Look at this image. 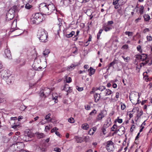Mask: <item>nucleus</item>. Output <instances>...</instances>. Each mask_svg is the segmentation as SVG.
<instances>
[{
    "instance_id": "obj_52",
    "label": "nucleus",
    "mask_w": 152,
    "mask_h": 152,
    "mask_svg": "<svg viewBox=\"0 0 152 152\" xmlns=\"http://www.w3.org/2000/svg\"><path fill=\"white\" fill-rule=\"evenodd\" d=\"M119 0H113V5H115L118 4Z\"/></svg>"
},
{
    "instance_id": "obj_26",
    "label": "nucleus",
    "mask_w": 152,
    "mask_h": 152,
    "mask_svg": "<svg viewBox=\"0 0 152 152\" xmlns=\"http://www.w3.org/2000/svg\"><path fill=\"white\" fill-rule=\"evenodd\" d=\"M117 126L116 125L114 124L111 129L112 131H116L117 132L119 131V129L117 130Z\"/></svg>"
},
{
    "instance_id": "obj_28",
    "label": "nucleus",
    "mask_w": 152,
    "mask_h": 152,
    "mask_svg": "<svg viewBox=\"0 0 152 152\" xmlns=\"http://www.w3.org/2000/svg\"><path fill=\"white\" fill-rule=\"evenodd\" d=\"M143 17L144 20L146 21H148L151 19L150 16L148 15L145 14L144 15Z\"/></svg>"
},
{
    "instance_id": "obj_49",
    "label": "nucleus",
    "mask_w": 152,
    "mask_h": 152,
    "mask_svg": "<svg viewBox=\"0 0 152 152\" xmlns=\"http://www.w3.org/2000/svg\"><path fill=\"white\" fill-rule=\"evenodd\" d=\"M139 110V108L137 107H135L134 108L132 111H131L130 112H135L136 111L137 112Z\"/></svg>"
},
{
    "instance_id": "obj_8",
    "label": "nucleus",
    "mask_w": 152,
    "mask_h": 152,
    "mask_svg": "<svg viewBox=\"0 0 152 152\" xmlns=\"http://www.w3.org/2000/svg\"><path fill=\"white\" fill-rule=\"evenodd\" d=\"M62 23L60 22L59 24L56 25L53 27V30L55 34H58L59 36V32L60 31H61L60 29L62 27Z\"/></svg>"
},
{
    "instance_id": "obj_38",
    "label": "nucleus",
    "mask_w": 152,
    "mask_h": 152,
    "mask_svg": "<svg viewBox=\"0 0 152 152\" xmlns=\"http://www.w3.org/2000/svg\"><path fill=\"white\" fill-rule=\"evenodd\" d=\"M97 113V111L95 110H93L90 113L89 115H95Z\"/></svg>"
},
{
    "instance_id": "obj_3",
    "label": "nucleus",
    "mask_w": 152,
    "mask_h": 152,
    "mask_svg": "<svg viewBox=\"0 0 152 152\" xmlns=\"http://www.w3.org/2000/svg\"><path fill=\"white\" fill-rule=\"evenodd\" d=\"M142 56L141 60L142 62L140 64V66L141 67L142 66H144L146 64H148L149 66H150L152 64V61L151 60L150 61L149 58L147 57V55L145 54H142L141 55Z\"/></svg>"
},
{
    "instance_id": "obj_42",
    "label": "nucleus",
    "mask_w": 152,
    "mask_h": 152,
    "mask_svg": "<svg viewBox=\"0 0 152 152\" xmlns=\"http://www.w3.org/2000/svg\"><path fill=\"white\" fill-rule=\"evenodd\" d=\"M26 108V107L23 105H21L20 108V110L21 111H24Z\"/></svg>"
},
{
    "instance_id": "obj_33",
    "label": "nucleus",
    "mask_w": 152,
    "mask_h": 152,
    "mask_svg": "<svg viewBox=\"0 0 152 152\" xmlns=\"http://www.w3.org/2000/svg\"><path fill=\"white\" fill-rule=\"evenodd\" d=\"M119 62H118V61L116 60H114L113 62L110 63L109 65V67H110L111 66H113L115 64H117L119 63Z\"/></svg>"
},
{
    "instance_id": "obj_2",
    "label": "nucleus",
    "mask_w": 152,
    "mask_h": 152,
    "mask_svg": "<svg viewBox=\"0 0 152 152\" xmlns=\"http://www.w3.org/2000/svg\"><path fill=\"white\" fill-rule=\"evenodd\" d=\"M37 36L40 42H45L47 41L48 34L44 29L40 28L38 30Z\"/></svg>"
},
{
    "instance_id": "obj_44",
    "label": "nucleus",
    "mask_w": 152,
    "mask_h": 152,
    "mask_svg": "<svg viewBox=\"0 0 152 152\" xmlns=\"http://www.w3.org/2000/svg\"><path fill=\"white\" fill-rule=\"evenodd\" d=\"M125 34L126 35H128L129 37L130 36H132V35L133 33L131 31H126L125 32Z\"/></svg>"
},
{
    "instance_id": "obj_36",
    "label": "nucleus",
    "mask_w": 152,
    "mask_h": 152,
    "mask_svg": "<svg viewBox=\"0 0 152 152\" xmlns=\"http://www.w3.org/2000/svg\"><path fill=\"white\" fill-rule=\"evenodd\" d=\"M25 63V60L24 59L22 58L20 64V66H22L24 65Z\"/></svg>"
},
{
    "instance_id": "obj_32",
    "label": "nucleus",
    "mask_w": 152,
    "mask_h": 152,
    "mask_svg": "<svg viewBox=\"0 0 152 152\" xmlns=\"http://www.w3.org/2000/svg\"><path fill=\"white\" fill-rule=\"evenodd\" d=\"M41 62V60L39 58H36L34 59V64L38 65V64L40 63Z\"/></svg>"
},
{
    "instance_id": "obj_13",
    "label": "nucleus",
    "mask_w": 152,
    "mask_h": 152,
    "mask_svg": "<svg viewBox=\"0 0 152 152\" xmlns=\"http://www.w3.org/2000/svg\"><path fill=\"white\" fill-rule=\"evenodd\" d=\"M4 53L7 57L9 59L12 58V56L10 50L8 48L6 49Z\"/></svg>"
},
{
    "instance_id": "obj_12",
    "label": "nucleus",
    "mask_w": 152,
    "mask_h": 152,
    "mask_svg": "<svg viewBox=\"0 0 152 152\" xmlns=\"http://www.w3.org/2000/svg\"><path fill=\"white\" fill-rule=\"evenodd\" d=\"M104 114L102 112H100L96 117V121H101L102 119L104 117Z\"/></svg>"
},
{
    "instance_id": "obj_59",
    "label": "nucleus",
    "mask_w": 152,
    "mask_h": 152,
    "mask_svg": "<svg viewBox=\"0 0 152 152\" xmlns=\"http://www.w3.org/2000/svg\"><path fill=\"white\" fill-rule=\"evenodd\" d=\"M128 48V46L127 45H124L122 48L124 49H126Z\"/></svg>"
},
{
    "instance_id": "obj_25",
    "label": "nucleus",
    "mask_w": 152,
    "mask_h": 152,
    "mask_svg": "<svg viewBox=\"0 0 152 152\" xmlns=\"http://www.w3.org/2000/svg\"><path fill=\"white\" fill-rule=\"evenodd\" d=\"M70 87L68 84H66L64 87V90L66 92H70Z\"/></svg>"
},
{
    "instance_id": "obj_47",
    "label": "nucleus",
    "mask_w": 152,
    "mask_h": 152,
    "mask_svg": "<svg viewBox=\"0 0 152 152\" xmlns=\"http://www.w3.org/2000/svg\"><path fill=\"white\" fill-rule=\"evenodd\" d=\"M137 50L140 52L141 53L142 52V50L141 49V46L140 45H139L137 46Z\"/></svg>"
},
{
    "instance_id": "obj_55",
    "label": "nucleus",
    "mask_w": 152,
    "mask_h": 152,
    "mask_svg": "<svg viewBox=\"0 0 152 152\" xmlns=\"http://www.w3.org/2000/svg\"><path fill=\"white\" fill-rule=\"evenodd\" d=\"M4 69V68L3 67V65L0 62V72H1Z\"/></svg>"
},
{
    "instance_id": "obj_60",
    "label": "nucleus",
    "mask_w": 152,
    "mask_h": 152,
    "mask_svg": "<svg viewBox=\"0 0 152 152\" xmlns=\"http://www.w3.org/2000/svg\"><path fill=\"white\" fill-rule=\"evenodd\" d=\"M141 20V18L140 17H139V18H138L137 19H136L135 20V22L136 23H137L139 22V21H140Z\"/></svg>"
},
{
    "instance_id": "obj_14",
    "label": "nucleus",
    "mask_w": 152,
    "mask_h": 152,
    "mask_svg": "<svg viewBox=\"0 0 152 152\" xmlns=\"http://www.w3.org/2000/svg\"><path fill=\"white\" fill-rule=\"evenodd\" d=\"M111 119L110 118H107L105 124L104 125V127L107 128L110 126L111 124Z\"/></svg>"
},
{
    "instance_id": "obj_40",
    "label": "nucleus",
    "mask_w": 152,
    "mask_h": 152,
    "mask_svg": "<svg viewBox=\"0 0 152 152\" xmlns=\"http://www.w3.org/2000/svg\"><path fill=\"white\" fill-rule=\"evenodd\" d=\"M121 109L122 110H124L126 108V105L125 104L122 102L121 103Z\"/></svg>"
},
{
    "instance_id": "obj_41",
    "label": "nucleus",
    "mask_w": 152,
    "mask_h": 152,
    "mask_svg": "<svg viewBox=\"0 0 152 152\" xmlns=\"http://www.w3.org/2000/svg\"><path fill=\"white\" fill-rule=\"evenodd\" d=\"M31 7H32L31 5L28 3L26 4L25 6V8L28 10L30 9Z\"/></svg>"
},
{
    "instance_id": "obj_53",
    "label": "nucleus",
    "mask_w": 152,
    "mask_h": 152,
    "mask_svg": "<svg viewBox=\"0 0 152 152\" xmlns=\"http://www.w3.org/2000/svg\"><path fill=\"white\" fill-rule=\"evenodd\" d=\"M105 127H104L103 126V127L102 128V132H103V134H105L107 132L105 128Z\"/></svg>"
},
{
    "instance_id": "obj_37",
    "label": "nucleus",
    "mask_w": 152,
    "mask_h": 152,
    "mask_svg": "<svg viewBox=\"0 0 152 152\" xmlns=\"http://www.w3.org/2000/svg\"><path fill=\"white\" fill-rule=\"evenodd\" d=\"M135 58L136 60H141L142 56L140 54H137L135 55Z\"/></svg>"
},
{
    "instance_id": "obj_7",
    "label": "nucleus",
    "mask_w": 152,
    "mask_h": 152,
    "mask_svg": "<svg viewBox=\"0 0 152 152\" xmlns=\"http://www.w3.org/2000/svg\"><path fill=\"white\" fill-rule=\"evenodd\" d=\"M1 72V77L4 80L8 79L11 75L10 71L8 70L4 69Z\"/></svg>"
},
{
    "instance_id": "obj_29",
    "label": "nucleus",
    "mask_w": 152,
    "mask_h": 152,
    "mask_svg": "<svg viewBox=\"0 0 152 152\" xmlns=\"http://www.w3.org/2000/svg\"><path fill=\"white\" fill-rule=\"evenodd\" d=\"M76 65H75L73 64H72L69 66L67 67V70L70 71V70H72V69H73L76 67Z\"/></svg>"
},
{
    "instance_id": "obj_6",
    "label": "nucleus",
    "mask_w": 152,
    "mask_h": 152,
    "mask_svg": "<svg viewBox=\"0 0 152 152\" xmlns=\"http://www.w3.org/2000/svg\"><path fill=\"white\" fill-rule=\"evenodd\" d=\"M106 148L109 152L113 151L114 149V143L111 140L108 141L107 142Z\"/></svg>"
},
{
    "instance_id": "obj_23",
    "label": "nucleus",
    "mask_w": 152,
    "mask_h": 152,
    "mask_svg": "<svg viewBox=\"0 0 152 152\" xmlns=\"http://www.w3.org/2000/svg\"><path fill=\"white\" fill-rule=\"evenodd\" d=\"M50 50L48 49H45L43 53V54L45 57H47L50 53Z\"/></svg>"
},
{
    "instance_id": "obj_18",
    "label": "nucleus",
    "mask_w": 152,
    "mask_h": 152,
    "mask_svg": "<svg viewBox=\"0 0 152 152\" xmlns=\"http://www.w3.org/2000/svg\"><path fill=\"white\" fill-rule=\"evenodd\" d=\"M14 80L13 78L10 75L9 76L8 79L5 80H6V81L7 84H11Z\"/></svg>"
},
{
    "instance_id": "obj_64",
    "label": "nucleus",
    "mask_w": 152,
    "mask_h": 152,
    "mask_svg": "<svg viewBox=\"0 0 152 152\" xmlns=\"http://www.w3.org/2000/svg\"><path fill=\"white\" fill-rule=\"evenodd\" d=\"M119 93L118 92H116L115 94V97L118 99L119 97Z\"/></svg>"
},
{
    "instance_id": "obj_1",
    "label": "nucleus",
    "mask_w": 152,
    "mask_h": 152,
    "mask_svg": "<svg viewBox=\"0 0 152 152\" xmlns=\"http://www.w3.org/2000/svg\"><path fill=\"white\" fill-rule=\"evenodd\" d=\"M43 15L41 13H35L31 19V22L33 24H38L45 20Z\"/></svg>"
},
{
    "instance_id": "obj_61",
    "label": "nucleus",
    "mask_w": 152,
    "mask_h": 152,
    "mask_svg": "<svg viewBox=\"0 0 152 152\" xmlns=\"http://www.w3.org/2000/svg\"><path fill=\"white\" fill-rule=\"evenodd\" d=\"M113 23V21H108L107 23V26H109V25L112 24Z\"/></svg>"
},
{
    "instance_id": "obj_19",
    "label": "nucleus",
    "mask_w": 152,
    "mask_h": 152,
    "mask_svg": "<svg viewBox=\"0 0 152 152\" xmlns=\"http://www.w3.org/2000/svg\"><path fill=\"white\" fill-rule=\"evenodd\" d=\"M105 89L106 88L104 86H100L98 88H97V89L101 91L100 94H103V92H104Z\"/></svg>"
},
{
    "instance_id": "obj_15",
    "label": "nucleus",
    "mask_w": 152,
    "mask_h": 152,
    "mask_svg": "<svg viewBox=\"0 0 152 152\" xmlns=\"http://www.w3.org/2000/svg\"><path fill=\"white\" fill-rule=\"evenodd\" d=\"M32 67L33 69L35 70H39L42 68L41 66H40L39 65L35 64H33Z\"/></svg>"
},
{
    "instance_id": "obj_31",
    "label": "nucleus",
    "mask_w": 152,
    "mask_h": 152,
    "mask_svg": "<svg viewBox=\"0 0 152 152\" xmlns=\"http://www.w3.org/2000/svg\"><path fill=\"white\" fill-rule=\"evenodd\" d=\"M64 79L66 80V82L67 83H69L72 81L71 78L70 77H68L66 76H64Z\"/></svg>"
},
{
    "instance_id": "obj_51",
    "label": "nucleus",
    "mask_w": 152,
    "mask_h": 152,
    "mask_svg": "<svg viewBox=\"0 0 152 152\" xmlns=\"http://www.w3.org/2000/svg\"><path fill=\"white\" fill-rule=\"evenodd\" d=\"M54 151H55L56 152H61V149L59 148H54Z\"/></svg>"
},
{
    "instance_id": "obj_34",
    "label": "nucleus",
    "mask_w": 152,
    "mask_h": 152,
    "mask_svg": "<svg viewBox=\"0 0 152 152\" xmlns=\"http://www.w3.org/2000/svg\"><path fill=\"white\" fill-rule=\"evenodd\" d=\"M50 116L51 114L50 113L48 114L45 116V119L47 120L48 121H51V119H50Z\"/></svg>"
},
{
    "instance_id": "obj_22",
    "label": "nucleus",
    "mask_w": 152,
    "mask_h": 152,
    "mask_svg": "<svg viewBox=\"0 0 152 152\" xmlns=\"http://www.w3.org/2000/svg\"><path fill=\"white\" fill-rule=\"evenodd\" d=\"M75 138L77 143H81L83 141V140L82 139V138L78 136H75Z\"/></svg>"
},
{
    "instance_id": "obj_45",
    "label": "nucleus",
    "mask_w": 152,
    "mask_h": 152,
    "mask_svg": "<svg viewBox=\"0 0 152 152\" xmlns=\"http://www.w3.org/2000/svg\"><path fill=\"white\" fill-rule=\"evenodd\" d=\"M68 121L69 122L71 123H73L75 122V120L72 118H70L68 119Z\"/></svg>"
},
{
    "instance_id": "obj_63",
    "label": "nucleus",
    "mask_w": 152,
    "mask_h": 152,
    "mask_svg": "<svg viewBox=\"0 0 152 152\" xmlns=\"http://www.w3.org/2000/svg\"><path fill=\"white\" fill-rule=\"evenodd\" d=\"M19 125H15L12 126V128L14 129H16L18 127H19Z\"/></svg>"
},
{
    "instance_id": "obj_5",
    "label": "nucleus",
    "mask_w": 152,
    "mask_h": 152,
    "mask_svg": "<svg viewBox=\"0 0 152 152\" xmlns=\"http://www.w3.org/2000/svg\"><path fill=\"white\" fill-rule=\"evenodd\" d=\"M14 15L13 14H10V16L9 17L6 16V20L9 21V20H12L11 22L12 23V25L11 27V28L10 29V31L13 32L15 30L13 29L16 26V21H15L14 20H12L14 17Z\"/></svg>"
},
{
    "instance_id": "obj_30",
    "label": "nucleus",
    "mask_w": 152,
    "mask_h": 152,
    "mask_svg": "<svg viewBox=\"0 0 152 152\" xmlns=\"http://www.w3.org/2000/svg\"><path fill=\"white\" fill-rule=\"evenodd\" d=\"M103 27L104 30L106 32L110 30L112 28L110 26H104Z\"/></svg>"
},
{
    "instance_id": "obj_27",
    "label": "nucleus",
    "mask_w": 152,
    "mask_h": 152,
    "mask_svg": "<svg viewBox=\"0 0 152 152\" xmlns=\"http://www.w3.org/2000/svg\"><path fill=\"white\" fill-rule=\"evenodd\" d=\"M36 134L37 135V137L39 138H41L43 137L44 136V134L42 133H39L37 132L36 133Z\"/></svg>"
},
{
    "instance_id": "obj_46",
    "label": "nucleus",
    "mask_w": 152,
    "mask_h": 152,
    "mask_svg": "<svg viewBox=\"0 0 152 152\" xmlns=\"http://www.w3.org/2000/svg\"><path fill=\"white\" fill-rule=\"evenodd\" d=\"M76 89L78 90V91H81L83 90V87H80L78 86H76Z\"/></svg>"
},
{
    "instance_id": "obj_21",
    "label": "nucleus",
    "mask_w": 152,
    "mask_h": 152,
    "mask_svg": "<svg viewBox=\"0 0 152 152\" xmlns=\"http://www.w3.org/2000/svg\"><path fill=\"white\" fill-rule=\"evenodd\" d=\"M15 13V10H13L12 9V8L10 9L9 11L7 13L6 15V16H7V17H9L10 16V14H13Z\"/></svg>"
},
{
    "instance_id": "obj_20",
    "label": "nucleus",
    "mask_w": 152,
    "mask_h": 152,
    "mask_svg": "<svg viewBox=\"0 0 152 152\" xmlns=\"http://www.w3.org/2000/svg\"><path fill=\"white\" fill-rule=\"evenodd\" d=\"M112 91L108 89H105L104 91V95L105 96H109L112 93Z\"/></svg>"
},
{
    "instance_id": "obj_24",
    "label": "nucleus",
    "mask_w": 152,
    "mask_h": 152,
    "mask_svg": "<svg viewBox=\"0 0 152 152\" xmlns=\"http://www.w3.org/2000/svg\"><path fill=\"white\" fill-rule=\"evenodd\" d=\"M81 127L84 130H87L89 127V126L88 124L85 123L82 125Z\"/></svg>"
},
{
    "instance_id": "obj_39",
    "label": "nucleus",
    "mask_w": 152,
    "mask_h": 152,
    "mask_svg": "<svg viewBox=\"0 0 152 152\" xmlns=\"http://www.w3.org/2000/svg\"><path fill=\"white\" fill-rule=\"evenodd\" d=\"M143 112L142 110L140 111V112L138 113L137 115V117L139 119L143 114Z\"/></svg>"
},
{
    "instance_id": "obj_10",
    "label": "nucleus",
    "mask_w": 152,
    "mask_h": 152,
    "mask_svg": "<svg viewBox=\"0 0 152 152\" xmlns=\"http://www.w3.org/2000/svg\"><path fill=\"white\" fill-rule=\"evenodd\" d=\"M75 32L74 31H72L70 32L68 31L64 33V34L65 37L67 38H70L75 34Z\"/></svg>"
},
{
    "instance_id": "obj_48",
    "label": "nucleus",
    "mask_w": 152,
    "mask_h": 152,
    "mask_svg": "<svg viewBox=\"0 0 152 152\" xmlns=\"http://www.w3.org/2000/svg\"><path fill=\"white\" fill-rule=\"evenodd\" d=\"M146 38L148 41H151L152 40V37L151 36H147Z\"/></svg>"
},
{
    "instance_id": "obj_57",
    "label": "nucleus",
    "mask_w": 152,
    "mask_h": 152,
    "mask_svg": "<svg viewBox=\"0 0 152 152\" xmlns=\"http://www.w3.org/2000/svg\"><path fill=\"white\" fill-rule=\"evenodd\" d=\"M94 133V132H93V131H92L91 129L90 130H89L88 132L89 134L91 135H93Z\"/></svg>"
},
{
    "instance_id": "obj_54",
    "label": "nucleus",
    "mask_w": 152,
    "mask_h": 152,
    "mask_svg": "<svg viewBox=\"0 0 152 152\" xmlns=\"http://www.w3.org/2000/svg\"><path fill=\"white\" fill-rule=\"evenodd\" d=\"M85 108L87 110H90L91 107L90 106L88 105H86L85 106Z\"/></svg>"
},
{
    "instance_id": "obj_50",
    "label": "nucleus",
    "mask_w": 152,
    "mask_h": 152,
    "mask_svg": "<svg viewBox=\"0 0 152 152\" xmlns=\"http://www.w3.org/2000/svg\"><path fill=\"white\" fill-rule=\"evenodd\" d=\"M16 31L18 32V34H19L17 35V36H18L23 33V31L20 29H16Z\"/></svg>"
},
{
    "instance_id": "obj_43",
    "label": "nucleus",
    "mask_w": 152,
    "mask_h": 152,
    "mask_svg": "<svg viewBox=\"0 0 152 152\" xmlns=\"http://www.w3.org/2000/svg\"><path fill=\"white\" fill-rule=\"evenodd\" d=\"M121 57L124 59L125 61L128 62L130 60V57L128 56H127L126 57H125L124 56H122Z\"/></svg>"
},
{
    "instance_id": "obj_35",
    "label": "nucleus",
    "mask_w": 152,
    "mask_h": 152,
    "mask_svg": "<svg viewBox=\"0 0 152 152\" xmlns=\"http://www.w3.org/2000/svg\"><path fill=\"white\" fill-rule=\"evenodd\" d=\"M143 9H144V7L142 5L140 6V8L139 9V12L140 15L142 14L143 13Z\"/></svg>"
},
{
    "instance_id": "obj_56",
    "label": "nucleus",
    "mask_w": 152,
    "mask_h": 152,
    "mask_svg": "<svg viewBox=\"0 0 152 152\" xmlns=\"http://www.w3.org/2000/svg\"><path fill=\"white\" fill-rule=\"evenodd\" d=\"M22 58H18L15 61V62L17 64H20Z\"/></svg>"
},
{
    "instance_id": "obj_4",
    "label": "nucleus",
    "mask_w": 152,
    "mask_h": 152,
    "mask_svg": "<svg viewBox=\"0 0 152 152\" xmlns=\"http://www.w3.org/2000/svg\"><path fill=\"white\" fill-rule=\"evenodd\" d=\"M48 4L46 3H42L40 4L39 7V11L44 15H48Z\"/></svg>"
},
{
    "instance_id": "obj_16",
    "label": "nucleus",
    "mask_w": 152,
    "mask_h": 152,
    "mask_svg": "<svg viewBox=\"0 0 152 152\" xmlns=\"http://www.w3.org/2000/svg\"><path fill=\"white\" fill-rule=\"evenodd\" d=\"M100 94L96 93L94 94V98L95 102H97L100 98Z\"/></svg>"
},
{
    "instance_id": "obj_17",
    "label": "nucleus",
    "mask_w": 152,
    "mask_h": 152,
    "mask_svg": "<svg viewBox=\"0 0 152 152\" xmlns=\"http://www.w3.org/2000/svg\"><path fill=\"white\" fill-rule=\"evenodd\" d=\"M88 72L89 76H91L92 75H93L95 71V69H94L92 67H90V68L88 69Z\"/></svg>"
},
{
    "instance_id": "obj_58",
    "label": "nucleus",
    "mask_w": 152,
    "mask_h": 152,
    "mask_svg": "<svg viewBox=\"0 0 152 152\" xmlns=\"http://www.w3.org/2000/svg\"><path fill=\"white\" fill-rule=\"evenodd\" d=\"M149 31L150 30L148 28H145L144 29L143 32L144 33H145L147 32H149Z\"/></svg>"
},
{
    "instance_id": "obj_62",
    "label": "nucleus",
    "mask_w": 152,
    "mask_h": 152,
    "mask_svg": "<svg viewBox=\"0 0 152 152\" xmlns=\"http://www.w3.org/2000/svg\"><path fill=\"white\" fill-rule=\"evenodd\" d=\"M117 121L118 123L121 124L122 123L123 120L122 119H119L118 118V117Z\"/></svg>"
},
{
    "instance_id": "obj_11",
    "label": "nucleus",
    "mask_w": 152,
    "mask_h": 152,
    "mask_svg": "<svg viewBox=\"0 0 152 152\" xmlns=\"http://www.w3.org/2000/svg\"><path fill=\"white\" fill-rule=\"evenodd\" d=\"M49 92L48 93L46 92V90L44 91H40L39 93V95L40 96L43 98H45L46 96L49 94L50 93V90H49Z\"/></svg>"
},
{
    "instance_id": "obj_9",
    "label": "nucleus",
    "mask_w": 152,
    "mask_h": 152,
    "mask_svg": "<svg viewBox=\"0 0 152 152\" xmlns=\"http://www.w3.org/2000/svg\"><path fill=\"white\" fill-rule=\"evenodd\" d=\"M48 15L50 14L56 10L55 6L52 4H48Z\"/></svg>"
}]
</instances>
